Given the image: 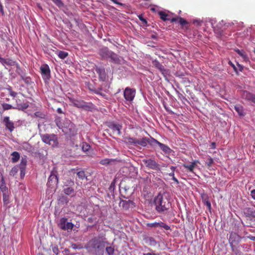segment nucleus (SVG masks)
<instances>
[{"label":"nucleus","instance_id":"1","mask_svg":"<svg viewBox=\"0 0 255 255\" xmlns=\"http://www.w3.org/2000/svg\"><path fill=\"white\" fill-rule=\"evenodd\" d=\"M106 240L104 236L94 237L88 242L85 248L94 255H103L106 245L109 244Z\"/></svg>","mask_w":255,"mask_h":255},{"label":"nucleus","instance_id":"2","mask_svg":"<svg viewBox=\"0 0 255 255\" xmlns=\"http://www.w3.org/2000/svg\"><path fill=\"white\" fill-rule=\"evenodd\" d=\"M154 203L156 211L159 213L166 211L171 206L169 200L161 194H158L154 198Z\"/></svg>","mask_w":255,"mask_h":255},{"label":"nucleus","instance_id":"3","mask_svg":"<svg viewBox=\"0 0 255 255\" xmlns=\"http://www.w3.org/2000/svg\"><path fill=\"white\" fill-rule=\"evenodd\" d=\"M99 54L103 59H110V61L115 64H120L121 60L118 55L109 50L107 47H103L99 50Z\"/></svg>","mask_w":255,"mask_h":255},{"label":"nucleus","instance_id":"4","mask_svg":"<svg viewBox=\"0 0 255 255\" xmlns=\"http://www.w3.org/2000/svg\"><path fill=\"white\" fill-rule=\"evenodd\" d=\"M56 124L59 128L62 129L63 131L65 134L72 135H74L76 132L75 126L69 120L66 121L63 126L59 125L58 123Z\"/></svg>","mask_w":255,"mask_h":255},{"label":"nucleus","instance_id":"5","mask_svg":"<svg viewBox=\"0 0 255 255\" xmlns=\"http://www.w3.org/2000/svg\"><path fill=\"white\" fill-rule=\"evenodd\" d=\"M41 137L43 142L52 146H56L58 144L57 137L56 135L54 134H41Z\"/></svg>","mask_w":255,"mask_h":255},{"label":"nucleus","instance_id":"6","mask_svg":"<svg viewBox=\"0 0 255 255\" xmlns=\"http://www.w3.org/2000/svg\"><path fill=\"white\" fill-rule=\"evenodd\" d=\"M71 102L74 106L85 110L91 111L93 108V105L91 103H87L83 100L72 99Z\"/></svg>","mask_w":255,"mask_h":255},{"label":"nucleus","instance_id":"7","mask_svg":"<svg viewBox=\"0 0 255 255\" xmlns=\"http://www.w3.org/2000/svg\"><path fill=\"white\" fill-rule=\"evenodd\" d=\"M155 139L152 137L148 138L144 137L141 139H137L136 146L137 145L145 147L147 145V143L152 146H155Z\"/></svg>","mask_w":255,"mask_h":255},{"label":"nucleus","instance_id":"8","mask_svg":"<svg viewBox=\"0 0 255 255\" xmlns=\"http://www.w3.org/2000/svg\"><path fill=\"white\" fill-rule=\"evenodd\" d=\"M146 167L148 168L158 170L160 169V165L153 159H146L142 160Z\"/></svg>","mask_w":255,"mask_h":255},{"label":"nucleus","instance_id":"9","mask_svg":"<svg viewBox=\"0 0 255 255\" xmlns=\"http://www.w3.org/2000/svg\"><path fill=\"white\" fill-rule=\"evenodd\" d=\"M237 237L236 235L233 234V232H231L230 234V237L229 239L230 246L233 253H234L236 255H240L241 252L240 251L238 247L237 246V244H234L233 243V237Z\"/></svg>","mask_w":255,"mask_h":255},{"label":"nucleus","instance_id":"10","mask_svg":"<svg viewBox=\"0 0 255 255\" xmlns=\"http://www.w3.org/2000/svg\"><path fill=\"white\" fill-rule=\"evenodd\" d=\"M135 94V90L129 88H126L124 95L126 100L131 101L133 100Z\"/></svg>","mask_w":255,"mask_h":255},{"label":"nucleus","instance_id":"11","mask_svg":"<svg viewBox=\"0 0 255 255\" xmlns=\"http://www.w3.org/2000/svg\"><path fill=\"white\" fill-rule=\"evenodd\" d=\"M40 70L43 79H49L50 77V70L48 65H42L40 67Z\"/></svg>","mask_w":255,"mask_h":255},{"label":"nucleus","instance_id":"12","mask_svg":"<svg viewBox=\"0 0 255 255\" xmlns=\"http://www.w3.org/2000/svg\"><path fill=\"white\" fill-rule=\"evenodd\" d=\"M108 127L113 130V133H115L116 135H120L122 134L121 130L122 128V126L121 125L111 123L109 124Z\"/></svg>","mask_w":255,"mask_h":255},{"label":"nucleus","instance_id":"13","mask_svg":"<svg viewBox=\"0 0 255 255\" xmlns=\"http://www.w3.org/2000/svg\"><path fill=\"white\" fill-rule=\"evenodd\" d=\"M153 65L158 69L161 73L165 76L167 74L168 70L165 69L164 66L157 60H154L152 61Z\"/></svg>","mask_w":255,"mask_h":255},{"label":"nucleus","instance_id":"14","mask_svg":"<svg viewBox=\"0 0 255 255\" xmlns=\"http://www.w3.org/2000/svg\"><path fill=\"white\" fill-rule=\"evenodd\" d=\"M58 182L57 176L54 173L52 172L48 178L47 185L49 187H52L54 185H57Z\"/></svg>","mask_w":255,"mask_h":255},{"label":"nucleus","instance_id":"15","mask_svg":"<svg viewBox=\"0 0 255 255\" xmlns=\"http://www.w3.org/2000/svg\"><path fill=\"white\" fill-rule=\"evenodd\" d=\"M96 72L99 75L100 80L104 81H105L107 77L105 68L101 67H97L96 68Z\"/></svg>","mask_w":255,"mask_h":255},{"label":"nucleus","instance_id":"16","mask_svg":"<svg viewBox=\"0 0 255 255\" xmlns=\"http://www.w3.org/2000/svg\"><path fill=\"white\" fill-rule=\"evenodd\" d=\"M158 145L160 149L165 153L169 154L171 152L172 150L170 148L169 146H168L167 145L163 144L158 141H157L156 139H155V146Z\"/></svg>","mask_w":255,"mask_h":255},{"label":"nucleus","instance_id":"17","mask_svg":"<svg viewBox=\"0 0 255 255\" xmlns=\"http://www.w3.org/2000/svg\"><path fill=\"white\" fill-rule=\"evenodd\" d=\"M3 122L5 124L6 128L8 129L9 131L11 132L13 130L14 128V124L9 120L8 117H5L3 119Z\"/></svg>","mask_w":255,"mask_h":255},{"label":"nucleus","instance_id":"18","mask_svg":"<svg viewBox=\"0 0 255 255\" xmlns=\"http://www.w3.org/2000/svg\"><path fill=\"white\" fill-rule=\"evenodd\" d=\"M199 163V162L198 160H195L190 165H187L184 163L182 164V166L187 169V171L194 173V169L197 165V164Z\"/></svg>","mask_w":255,"mask_h":255},{"label":"nucleus","instance_id":"19","mask_svg":"<svg viewBox=\"0 0 255 255\" xmlns=\"http://www.w3.org/2000/svg\"><path fill=\"white\" fill-rule=\"evenodd\" d=\"M243 213L246 217H255V210L253 208H245L243 210Z\"/></svg>","mask_w":255,"mask_h":255},{"label":"nucleus","instance_id":"20","mask_svg":"<svg viewBox=\"0 0 255 255\" xmlns=\"http://www.w3.org/2000/svg\"><path fill=\"white\" fill-rule=\"evenodd\" d=\"M124 142L129 145L136 146L137 138L131 137L130 136H126L124 138Z\"/></svg>","mask_w":255,"mask_h":255},{"label":"nucleus","instance_id":"21","mask_svg":"<svg viewBox=\"0 0 255 255\" xmlns=\"http://www.w3.org/2000/svg\"><path fill=\"white\" fill-rule=\"evenodd\" d=\"M20 100L18 99L15 100V102L16 103V107H14L15 109H18L19 110H24L26 109L28 107V105L26 103H20Z\"/></svg>","mask_w":255,"mask_h":255},{"label":"nucleus","instance_id":"22","mask_svg":"<svg viewBox=\"0 0 255 255\" xmlns=\"http://www.w3.org/2000/svg\"><path fill=\"white\" fill-rule=\"evenodd\" d=\"M122 206L125 209H128L129 208H132L135 206L134 202L130 200H123L122 201Z\"/></svg>","mask_w":255,"mask_h":255},{"label":"nucleus","instance_id":"23","mask_svg":"<svg viewBox=\"0 0 255 255\" xmlns=\"http://www.w3.org/2000/svg\"><path fill=\"white\" fill-rule=\"evenodd\" d=\"M64 193L67 195H70L71 197H73L75 195V192L74 189L70 187L67 186L63 189Z\"/></svg>","mask_w":255,"mask_h":255},{"label":"nucleus","instance_id":"24","mask_svg":"<svg viewBox=\"0 0 255 255\" xmlns=\"http://www.w3.org/2000/svg\"><path fill=\"white\" fill-rule=\"evenodd\" d=\"M0 189L2 192V193L7 192V188L6 186L4 177L2 175L1 179L0 180Z\"/></svg>","mask_w":255,"mask_h":255},{"label":"nucleus","instance_id":"25","mask_svg":"<svg viewBox=\"0 0 255 255\" xmlns=\"http://www.w3.org/2000/svg\"><path fill=\"white\" fill-rule=\"evenodd\" d=\"M27 161L25 159L22 158L21 160L20 164H19V168L20 170L21 175L23 173L24 174V171L26 168Z\"/></svg>","mask_w":255,"mask_h":255},{"label":"nucleus","instance_id":"26","mask_svg":"<svg viewBox=\"0 0 255 255\" xmlns=\"http://www.w3.org/2000/svg\"><path fill=\"white\" fill-rule=\"evenodd\" d=\"M253 95V94L248 91H244L242 93V96L243 99L247 100L248 101L251 102Z\"/></svg>","mask_w":255,"mask_h":255},{"label":"nucleus","instance_id":"27","mask_svg":"<svg viewBox=\"0 0 255 255\" xmlns=\"http://www.w3.org/2000/svg\"><path fill=\"white\" fill-rule=\"evenodd\" d=\"M235 110L240 116H244V109L242 106L237 105L235 106Z\"/></svg>","mask_w":255,"mask_h":255},{"label":"nucleus","instance_id":"28","mask_svg":"<svg viewBox=\"0 0 255 255\" xmlns=\"http://www.w3.org/2000/svg\"><path fill=\"white\" fill-rule=\"evenodd\" d=\"M235 51L240 55L241 56L243 60L245 61H249V58L247 56V55L246 54V53L243 50H240L239 49H236L235 50Z\"/></svg>","mask_w":255,"mask_h":255},{"label":"nucleus","instance_id":"29","mask_svg":"<svg viewBox=\"0 0 255 255\" xmlns=\"http://www.w3.org/2000/svg\"><path fill=\"white\" fill-rule=\"evenodd\" d=\"M3 65L13 66L14 65V62L10 59H4L2 58L0 62Z\"/></svg>","mask_w":255,"mask_h":255},{"label":"nucleus","instance_id":"30","mask_svg":"<svg viewBox=\"0 0 255 255\" xmlns=\"http://www.w3.org/2000/svg\"><path fill=\"white\" fill-rule=\"evenodd\" d=\"M11 161L13 163H15L19 160L20 158V155L18 152L14 151L11 153Z\"/></svg>","mask_w":255,"mask_h":255},{"label":"nucleus","instance_id":"31","mask_svg":"<svg viewBox=\"0 0 255 255\" xmlns=\"http://www.w3.org/2000/svg\"><path fill=\"white\" fill-rule=\"evenodd\" d=\"M158 14L160 16V19H161L162 20L164 21L170 20V19L167 17L169 16V15L164 11H159Z\"/></svg>","mask_w":255,"mask_h":255},{"label":"nucleus","instance_id":"32","mask_svg":"<svg viewBox=\"0 0 255 255\" xmlns=\"http://www.w3.org/2000/svg\"><path fill=\"white\" fill-rule=\"evenodd\" d=\"M146 243L151 246H155L156 245V242L154 238L152 237L147 238L146 239Z\"/></svg>","mask_w":255,"mask_h":255},{"label":"nucleus","instance_id":"33","mask_svg":"<svg viewBox=\"0 0 255 255\" xmlns=\"http://www.w3.org/2000/svg\"><path fill=\"white\" fill-rule=\"evenodd\" d=\"M157 227H160L161 228H163L166 230H171L170 227L166 224L165 223L160 222H157Z\"/></svg>","mask_w":255,"mask_h":255},{"label":"nucleus","instance_id":"34","mask_svg":"<svg viewBox=\"0 0 255 255\" xmlns=\"http://www.w3.org/2000/svg\"><path fill=\"white\" fill-rule=\"evenodd\" d=\"M205 196V199H204L203 197H202L203 202L204 203V205L207 207L208 209L209 210H211V203L208 200V196Z\"/></svg>","mask_w":255,"mask_h":255},{"label":"nucleus","instance_id":"35","mask_svg":"<svg viewBox=\"0 0 255 255\" xmlns=\"http://www.w3.org/2000/svg\"><path fill=\"white\" fill-rule=\"evenodd\" d=\"M67 219L66 218H62L60 219L59 223V227L62 230H64V229L65 228L66 223H67Z\"/></svg>","mask_w":255,"mask_h":255},{"label":"nucleus","instance_id":"36","mask_svg":"<svg viewBox=\"0 0 255 255\" xmlns=\"http://www.w3.org/2000/svg\"><path fill=\"white\" fill-rule=\"evenodd\" d=\"M1 107L3 111L15 109V108L12 106L11 105L5 103H3L1 104Z\"/></svg>","mask_w":255,"mask_h":255},{"label":"nucleus","instance_id":"37","mask_svg":"<svg viewBox=\"0 0 255 255\" xmlns=\"http://www.w3.org/2000/svg\"><path fill=\"white\" fill-rule=\"evenodd\" d=\"M58 55L60 59H64L66 57H67L68 53L64 51H59L58 52Z\"/></svg>","mask_w":255,"mask_h":255},{"label":"nucleus","instance_id":"38","mask_svg":"<svg viewBox=\"0 0 255 255\" xmlns=\"http://www.w3.org/2000/svg\"><path fill=\"white\" fill-rule=\"evenodd\" d=\"M7 90L8 92L9 95L14 99L15 98L17 95V93L14 91H13L11 87H9L7 88Z\"/></svg>","mask_w":255,"mask_h":255},{"label":"nucleus","instance_id":"39","mask_svg":"<svg viewBox=\"0 0 255 255\" xmlns=\"http://www.w3.org/2000/svg\"><path fill=\"white\" fill-rule=\"evenodd\" d=\"M77 175L78 178L81 180H84L86 177L85 173L84 171L81 170L77 173Z\"/></svg>","mask_w":255,"mask_h":255},{"label":"nucleus","instance_id":"40","mask_svg":"<svg viewBox=\"0 0 255 255\" xmlns=\"http://www.w3.org/2000/svg\"><path fill=\"white\" fill-rule=\"evenodd\" d=\"M233 234H235L237 236V237H233V243L234 244H238L241 241V237L235 233H233Z\"/></svg>","mask_w":255,"mask_h":255},{"label":"nucleus","instance_id":"41","mask_svg":"<svg viewBox=\"0 0 255 255\" xmlns=\"http://www.w3.org/2000/svg\"><path fill=\"white\" fill-rule=\"evenodd\" d=\"M3 201L4 205H7L9 203V196L7 192L3 193Z\"/></svg>","mask_w":255,"mask_h":255},{"label":"nucleus","instance_id":"42","mask_svg":"<svg viewBox=\"0 0 255 255\" xmlns=\"http://www.w3.org/2000/svg\"><path fill=\"white\" fill-rule=\"evenodd\" d=\"M106 251L108 255H113L114 254V248L112 247H107L106 248Z\"/></svg>","mask_w":255,"mask_h":255},{"label":"nucleus","instance_id":"43","mask_svg":"<svg viewBox=\"0 0 255 255\" xmlns=\"http://www.w3.org/2000/svg\"><path fill=\"white\" fill-rule=\"evenodd\" d=\"M21 79L25 82V83L29 84L31 82V80L30 77H26L25 75H20Z\"/></svg>","mask_w":255,"mask_h":255},{"label":"nucleus","instance_id":"44","mask_svg":"<svg viewBox=\"0 0 255 255\" xmlns=\"http://www.w3.org/2000/svg\"><path fill=\"white\" fill-rule=\"evenodd\" d=\"M112 161V159H108V158H105V159L101 160L100 161V163L102 165H107V164H109Z\"/></svg>","mask_w":255,"mask_h":255},{"label":"nucleus","instance_id":"45","mask_svg":"<svg viewBox=\"0 0 255 255\" xmlns=\"http://www.w3.org/2000/svg\"><path fill=\"white\" fill-rule=\"evenodd\" d=\"M74 227V224L71 222H67L66 223L65 228L64 229V230H72Z\"/></svg>","mask_w":255,"mask_h":255},{"label":"nucleus","instance_id":"46","mask_svg":"<svg viewBox=\"0 0 255 255\" xmlns=\"http://www.w3.org/2000/svg\"><path fill=\"white\" fill-rule=\"evenodd\" d=\"M213 162H214V160H213V158H212L211 157H210L207 159V160L206 161V164L209 167H210L212 166Z\"/></svg>","mask_w":255,"mask_h":255},{"label":"nucleus","instance_id":"47","mask_svg":"<svg viewBox=\"0 0 255 255\" xmlns=\"http://www.w3.org/2000/svg\"><path fill=\"white\" fill-rule=\"evenodd\" d=\"M178 22L180 24V25H181L182 26H183L185 24H187L188 23L187 21L184 19L182 17H179L178 18Z\"/></svg>","mask_w":255,"mask_h":255},{"label":"nucleus","instance_id":"48","mask_svg":"<svg viewBox=\"0 0 255 255\" xmlns=\"http://www.w3.org/2000/svg\"><path fill=\"white\" fill-rule=\"evenodd\" d=\"M52 1L59 7H62L63 6V3L62 2L61 0H52Z\"/></svg>","mask_w":255,"mask_h":255},{"label":"nucleus","instance_id":"49","mask_svg":"<svg viewBox=\"0 0 255 255\" xmlns=\"http://www.w3.org/2000/svg\"><path fill=\"white\" fill-rule=\"evenodd\" d=\"M18 169L16 167H13L12 168L10 172V175L14 176L15 173L17 172Z\"/></svg>","mask_w":255,"mask_h":255},{"label":"nucleus","instance_id":"50","mask_svg":"<svg viewBox=\"0 0 255 255\" xmlns=\"http://www.w3.org/2000/svg\"><path fill=\"white\" fill-rule=\"evenodd\" d=\"M52 250L53 252L56 255H58L59 254V249L57 246H54L52 247Z\"/></svg>","mask_w":255,"mask_h":255},{"label":"nucleus","instance_id":"51","mask_svg":"<svg viewBox=\"0 0 255 255\" xmlns=\"http://www.w3.org/2000/svg\"><path fill=\"white\" fill-rule=\"evenodd\" d=\"M73 249H82L83 247L80 245H77L76 244H73L71 246Z\"/></svg>","mask_w":255,"mask_h":255},{"label":"nucleus","instance_id":"52","mask_svg":"<svg viewBox=\"0 0 255 255\" xmlns=\"http://www.w3.org/2000/svg\"><path fill=\"white\" fill-rule=\"evenodd\" d=\"M147 226L150 228H156L157 227V222L154 223H148L146 224Z\"/></svg>","mask_w":255,"mask_h":255},{"label":"nucleus","instance_id":"53","mask_svg":"<svg viewBox=\"0 0 255 255\" xmlns=\"http://www.w3.org/2000/svg\"><path fill=\"white\" fill-rule=\"evenodd\" d=\"M229 64L233 68L234 71L235 72L238 74V68L236 67V66L231 61H230L229 62Z\"/></svg>","mask_w":255,"mask_h":255},{"label":"nucleus","instance_id":"54","mask_svg":"<svg viewBox=\"0 0 255 255\" xmlns=\"http://www.w3.org/2000/svg\"><path fill=\"white\" fill-rule=\"evenodd\" d=\"M138 17L139 19L143 23H144V24L147 23L146 20L143 17V16L141 14L139 15L138 16Z\"/></svg>","mask_w":255,"mask_h":255},{"label":"nucleus","instance_id":"55","mask_svg":"<svg viewBox=\"0 0 255 255\" xmlns=\"http://www.w3.org/2000/svg\"><path fill=\"white\" fill-rule=\"evenodd\" d=\"M251 196L253 199L255 200V189H253L251 191Z\"/></svg>","mask_w":255,"mask_h":255},{"label":"nucleus","instance_id":"56","mask_svg":"<svg viewBox=\"0 0 255 255\" xmlns=\"http://www.w3.org/2000/svg\"><path fill=\"white\" fill-rule=\"evenodd\" d=\"M111 1H112L113 2H114L116 4H117L118 5H123L124 4H123L122 3H121L119 1H118L117 0H111Z\"/></svg>","mask_w":255,"mask_h":255},{"label":"nucleus","instance_id":"57","mask_svg":"<svg viewBox=\"0 0 255 255\" xmlns=\"http://www.w3.org/2000/svg\"><path fill=\"white\" fill-rule=\"evenodd\" d=\"M238 67L239 68V71L242 72L243 70V66L239 63L238 64Z\"/></svg>","mask_w":255,"mask_h":255},{"label":"nucleus","instance_id":"58","mask_svg":"<svg viewBox=\"0 0 255 255\" xmlns=\"http://www.w3.org/2000/svg\"><path fill=\"white\" fill-rule=\"evenodd\" d=\"M90 147V146L89 145H86V147H85L84 146H83V149L84 151H87L88 150L89 148Z\"/></svg>","mask_w":255,"mask_h":255},{"label":"nucleus","instance_id":"59","mask_svg":"<svg viewBox=\"0 0 255 255\" xmlns=\"http://www.w3.org/2000/svg\"><path fill=\"white\" fill-rule=\"evenodd\" d=\"M193 23L194 24H197L198 25H201V21H199L198 20H194Z\"/></svg>","mask_w":255,"mask_h":255},{"label":"nucleus","instance_id":"60","mask_svg":"<svg viewBox=\"0 0 255 255\" xmlns=\"http://www.w3.org/2000/svg\"><path fill=\"white\" fill-rule=\"evenodd\" d=\"M251 102L255 104V95H253Z\"/></svg>","mask_w":255,"mask_h":255},{"label":"nucleus","instance_id":"61","mask_svg":"<svg viewBox=\"0 0 255 255\" xmlns=\"http://www.w3.org/2000/svg\"><path fill=\"white\" fill-rule=\"evenodd\" d=\"M211 148L215 149L216 148V143L213 142L211 143Z\"/></svg>","mask_w":255,"mask_h":255},{"label":"nucleus","instance_id":"62","mask_svg":"<svg viewBox=\"0 0 255 255\" xmlns=\"http://www.w3.org/2000/svg\"><path fill=\"white\" fill-rule=\"evenodd\" d=\"M169 20H170L171 22H176L178 21V18H172Z\"/></svg>","mask_w":255,"mask_h":255},{"label":"nucleus","instance_id":"63","mask_svg":"<svg viewBox=\"0 0 255 255\" xmlns=\"http://www.w3.org/2000/svg\"><path fill=\"white\" fill-rule=\"evenodd\" d=\"M57 112L59 114H62L63 113V111H62V109L61 108H58L57 109Z\"/></svg>","mask_w":255,"mask_h":255},{"label":"nucleus","instance_id":"64","mask_svg":"<svg viewBox=\"0 0 255 255\" xmlns=\"http://www.w3.org/2000/svg\"><path fill=\"white\" fill-rule=\"evenodd\" d=\"M172 180L175 182L176 183H179V181L178 180H177V179L176 178H175V177H172Z\"/></svg>","mask_w":255,"mask_h":255}]
</instances>
